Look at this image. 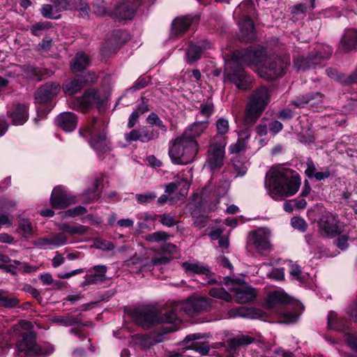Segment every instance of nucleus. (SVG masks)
<instances>
[{
    "mask_svg": "<svg viewBox=\"0 0 357 357\" xmlns=\"http://www.w3.org/2000/svg\"><path fill=\"white\" fill-rule=\"evenodd\" d=\"M36 338L34 332L24 333L22 339L17 344L16 355L21 357H47L54 352L53 345H38L36 342Z\"/></svg>",
    "mask_w": 357,
    "mask_h": 357,
    "instance_id": "nucleus-6",
    "label": "nucleus"
},
{
    "mask_svg": "<svg viewBox=\"0 0 357 357\" xmlns=\"http://www.w3.org/2000/svg\"><path fill=\"white\" fill-rule=\"evenodd\" d=\"M335 240L336 245L342 250H346L349 247L348 236L346 234H339Z\"/></svg>",
    "mask_w": 357,
    "mask_h": 357,
    "instance_id": "nucleus-64",
    "label": "nucleus"
},
{
    "mask_svg": "<svg viewBox=\"0 0 357 357\" xmlns=\"http://www.w3.org/2000/svg\"><path fill=\"white\" fill-rule=\"evenodd\" d=\"M291 225L294 228L302 232L306 231L307 227V224L305 220L301 218L294 217L291 220Z\"/></svg>",
    "mask_w": 357,
    "mask_h": 357,
    "instance_id": "nucleus-55",
    "label": "nucleus"
},
{
    "mask_svg": "<svg viewBox=\"0 0 357 357\" xmlns=\"http://www.w3.org/2000/svg\"><path fill=\"white\" fill-rule=\"evenodd\" d=\"M157 195L153 192H146L144 194H137L136 195V199L140 204H146L151 203L155 199Z\"/></svg>",
    "mask_w": 357,
    "mask_h": 357,
    "instance_id": "nucleus-52",
    "label": "nucleus"
},
{
    "mask_svg": "<svg viewBox=\"0 0 357 357\" xmlns=\"http://www.w3.org/2000/svg\"><path fill=\"white\" fill-rule=\"evenodd\" d=\"M33 245L40 249L54 248L52 238H39L33 241Z\"/></svg>",
    "mask_w": 357,
    "mask_h": 357,
    "instance_id": "nucleus-53",
    "label": "nucleus"
},
{
    "mask_svg": "<svg viewBox=\"0 0 357 357\" xmlns=\"http://www.w3.org/2000/svg\"><path fill=\"white\" fill-rule=\"evenodd\" d=\"M236 300L238 303L253 301L257 297L256 290L248 285H239L235 288Z\"/></svg>",
    "mask_w": 357,
    "mask_h": 357,
    "instance_id": "nucleus-25",
    "label": "nucleus"
},
{
    "mask_svg": "<svg viewBox=\"0 0 357 357\" xmlns=\"http://www.w3.org/2000/svg\"><path fill=\"white\" fill-rule=\"evenodd\" d=\"M332 52L333 50L329 46H321L314 52L310 53L308 56L313 66L321 63L323 60L329 59Z\"/></svg>",
    "mask_w": 357,
    "mask_h": 357,
    "instance_id": "nucleus-34",
    "label": "nucleus"
},
{
    "mask_svg": "<svg viewBox=\"0 0 357 357\" xmlns=\"http://www.w3.org/2000/svg\"><path fill=\"white\" fill-rule=\"evenodd\" d=\"M20 301L15 296H8L7 292L0 289V306L13 308L17 306Z\"/></svg>",
    "mask_w": 357,
    "mask_h": 357,
    "instance_id": "nucleus-40",
    "label": "nucleus"
},
{
    "mask_svg": "<svg viewBox=\"0 0 357 357\" xmlns=\"http://www.w3.org/2000/svg\"><path fill=\"white\" fill-rule=\"evenodd\" d=\"M61 91V86L58 82H49L42 85L35 93L36 103L46 104Z\"/></svg>",
    "mask_w": 357,
    "mask_h": 357,
    "instance_id": "nucleus-14",
    "label": "nucleus"
},
{
    "mask_svg": "<svg viewBox=\"0 0 357 357\" xmlns=\"http://www.w3.org/2000/svg\"><path fill=\"white\" fill-rule=\"evenodd\" d=\"M226 140L225 137L215 135L213 143L207 151L205 165L211 171L220 170L224 165Z\"/></svg>",
    "mask_w": 357,
    "mask_h": 357,
    "instance_id": "nucleus-9",
    "label": "nucleus"
},
{
    "mask_svg": "<svg viewBox=\"0 0 357 357\" xmlns=\"http://www.w3.org/2000/svg\"><path fill=\"white\" fill-rule=\"evenodd\" d=\"M271 236V231L266 227H260L250 231L246 243L247 251L252 256L266 255L273 250Z\"/></svg>",
    "mask_w": 357,
    "mask_h": 357,
    "instance_id": "nucleus-7",
    "label": "nucleus"
},
{
    "mask_svg": "<svg viewBox=\"0 0 357 357\" xmlns=\"http://www.w3.org/2000/svg\"><path fill=\"white\" fill-rule=\"evenodd\" d=\"M52 321L55 324H59V325L63 326H72L75 325H79L82 324V320L77 317H73L70 314H67L66 316H55L52 319Z\"/></svg>",
    "mask_w": 357,
    "mask_h": 357,
    "instance_id": "nucleus-38",
    "label": "nucleus"
},
{
    "mask_svg": "<svg viewBox=\"0 0 357 357\" xmlns=\"http://www.w3.org/2000/svg\"><path fill=\"white\" fill-rule=\"evenodd\" d=\"M256 38V31L252 20L244 15L239 22L238 38L246 43L252 42Z\"/></svg>",
    "mask_w": 357,
    "mask_h": 357,
    "instance_id": "nucleus-18",
    "label": "nucleus"
},
{
    "mask_svg": "<svg viewBox=\"0 0 357 357\" xmlns=\"http://www.w3.org/2000/svg\"><path fill=\"white\" fill-rule=\"evenodd\" d=\"M54 5L56 11L66 10L70 6V0H50Z\"/></svg>",
    "mask_w": 357,
    "mask_h": 357,
    "instance_id": "nucleus-61",
    "label": "nucleus"
},
{
    "mask_svg": "<svg viewBox=\"0 0 357 357\" xmlns=\"http://www.w3.org/2000/svg\"><path fill=\"white\" fill-rule=\"evenodd\" d=\"M252 50H261L264 54V58L260 64L255 66L261 77L267 79H274L278 77L283 76L285 74V68L288 65V61H284L280 57L266 58L265 50L263 47H250Z\"/></svg>",
    "mask_w": 357,
    "mask_h": 357,
    "instance_id": "nucleus-8",
    "label": "nucleus"
},
{
    "mask_svg": "<svg viewBox=\"0 0 357 357\" xmlns=\"http://www.w3.org/2000/svg\"><path fill=\"white\" fill-rule=\"evenodd\" d=\"M169 235L163 231H158L148 234L146 240L151 243H159L168 240Z\"/></svg>",
    "mask_w": 357,
    "mask_h": 357,
    "instance_id": "nucleus-48",
    "label": "nucleus"
},
{
    "mask_svg": "<svg viewBox=\"0 0 357 357\" xmlns=\"http://www.w3.org/2000/svg\"><path fill=\"white\" fill-rule=\"evenodd\" d=\"M56 121L59 126L66 132H71L74 130L77 123V116L74 113L70 112L60 114L58 116Z\"/></svg>",
    "mask_w": 357,
    "mask_h": 357,
    "instance_id": "nucleus-26",
    "label": "nucleus"
},
{
    "mask_svg": "<svg viewBox=\"0 0 357 357\" xmlns=\"http://www.w3.org/2000/svg\"><path fill=\"white\" fill-rule=\"evenodd\" d=\"M19 227L24 232V235L26 237L33 234V227L31 222L29 220H21L19 222Z\"/></svg>",
    "mask_w": 357,
    "mask_h": 357,
    "instance_id": "nucleus-56",
    "label": "nucleus"
},
{
    "mask_svg": "<svg viewBox=\"0 0 357 357\" xmlns=\"http://www.w3.org/2000/svg\"><path fill=\"white\" fill-rule=\"evenodd\" d=\"M87 212L85 207L82 206H77L73 208H70L65 212V216L75 217L79 215L84 214Z\"/></svg>",
    "mask_w": 357,
    "mask_h": 357,
    "instance_id": "nucleus-60",
    "label": "nucleus"
},
{
    "mask_svg": "<svg viewBox=\"0 0 357 357\" xmlns=\"http://www.w3.org/2000/svg\"><path fill=\"white\" fill-rule=\"evenodd\" d=\"M52 26L50 22H39L33 24L30 29L32 35L40 36L43 31L47 30Z\"/></svg>",
    "mask_w": 357,
    "mask_h": 357,
    "instance_id": "nucleus-47",
    "label": "nucleus"
},
{
    "mask_svg": "<svg viewBox=\"0 0 357 357\" xmlns=\"http://www.w3.org/2000/svg\"><path fill=\"white\" fill-rule=\"evenodd\" d=\"M208 125V121H196L185 129L182 136L187 140L197 141L195 138L199 137L204 132Z\"/></svg>",
    "mask_w": 357,
    "mask_h": 357,
    "instance_id": "nucleus-24",
    "label": "nucleus"
},
{
    "mask_svg": "<svg viewBox=\"0 0 357 357\" xmlns=\"http://www.w3.org/2000/svg\"><path fill=\"white\" fill-rule=\"evenodd\" d=\"M159 137V132L151 126H142L137 128L131 130L125 134L124 139L128 142L139 141L142 143H147L153 141Z\"/></svg>",
    "mask_w": 357,
    "mask_h": 357,
    "instance_id": "nucleus-13",
    "label": "nucleus"
},
{
    "mask_svg": "<svg viewBox=\"0 0 357 357\" xmlns=\"http://www.w3.org/2000/svg\"><path fill=\"white\" fill-rule=\"evenodd\" d=\"M216 130L218 135H224L227 134L229 129V121L223 117L219 118L216 123Z\"/></svg>",
    "mask_w": 357,
    "mask_h": 357,
    "instance_id": "nucleus-49",
    "label": "nucleus"
},
{
    "mask_svg": "<svg viewBox=\"0 0 357 357\" xmlns=\"http://www.w3.org/2000/svg\"><path fill=\"white\" fill-rule=\"evenodd\" d=\"M350 323L345 318L338 317L337 314L331 311L328 315V328L337 331H343L349 328Z\"/></svg>",
    "mask_w": 357,
    "mask_h": 357,
    "instance_id": "nucleus-32",
    "label": "nucleus"
},
{
    "mask_svg": "<svg viewBox=\"0 0 357 357\" xmlns=\"http://www.w3.org/2000/svg\"><path fill=\"white\" fill-rule=\"evenodd\" d=\"M343 226L331 213L323 214L318 222V231L321 236L333 238L343 232Z\"/></svg>",
    "mask_w": 357,
    "mask_h": 357,
    "instance_id": "nucleus-10",
    "label": "nucleus"
},
{
    "mask_svg": "<svg viewBox=\"0 0 357 357\" xmlns=\"http://www.w3.org/2000/svg\"><path fill=\"white\" fill-rule=\"evenodd\" d=\"M75 4L83 17L89 16V6L87 0H75Z\"/></svg>",
    "mask_w": 357,
    "mask_h": 357,
    "instance_id": "nucleus-57",
    "label": "nucleus"
},
{
    "mask_svg": "<svg viewBox=\"0 0 357 357\" xmlns=\"http://www.w3.org/2000/svg\"><path fill=\"white\" fill-rule=\"evenodd\" d=\"M52 243L54 248L61 247L67 243V237L62 233L55 234L52 237Z\"/></svg>",
    "mask_w": 357,
    "mask_h": 357,
    "instance_id": "nucleus-59",
    "label": "nucleus"
},
{
    "mask_svg": "<svg viewBox=\"0 0 357 357\" xmlns=\"http://www.w3.org/2000/svg\"><path fill=\"white\" fill-rule=\"evenodd\" d=\"M324 99V95L319 92H308L301 94L291 101V105L296 107H305L309 105L311 107H317L321 105Z\"/></svg>",
    "mask_w": 357,
    "mask_h": 357,
    "instance_id": "nucleus-16",
    "label": "nucleus"
},
{
    "mask_svg": "<svg viewBox=\"0 0 357 357\" xmlns=\"http://www.w3.org/2000/svg\"><path fill=\"white\" fill-rule=\"evenodd\" d=\"M254 338L249 335H238L228 340L229 346L236 348L240 346H245L252 343Z\"/></svg>",
    "mask_w": 357,
    "mask_h": 357,
    "instance_id": "nucleus-45",
    "label": "nucleus"
},
{
    "mask_svg": "<svg viewBox=\"0 0 357 357\" xmlns=\"http://www.w3.org/2000/svg\"><path fill=\"white\" fill-rule=\"evenodd\" d=\"M290 297L283 291H275L268 296L266 305L268 309H273L279 305L290 303Z\"/></svg>",
    "mask_w": 357,
    "mask_h": 357,
    "instance_id": "nucleus-28",
    "label": "nucleus"
},
{
    "mask_svg": "<svg viewBox=\"0 0 357 357\" xmlns=\"http://www.w3.org/2000/svg\"><path fill=\"white\" fill-rule=\"evenodd\" d=\"M137 7V3L130 0H122L114 8L113 15L119 20H130L133 17Z\"/></svg>",
    "mask_w": 357,
    "mask_h": 357,
    "instance_id": "nucleus-19",
    "label": "nucleus"
},
{
    "mask_svg": "<svg viewBox=\"0 0 357 357\" xmlns=\"http://www.w3.org/2000/svg\"><path fill=\"white\" fill-rule=\"evenodd\" d=\"M102 132H105V123L102 119L93 118L89 124L79 130V133L83 136H89L91 137H96Z\"/></svg>",
    "mask_w": 357,
    "mask_h": 357,
    "instance_id": "nucleus-27",
    "label": "nucleus"
},
{
    "mask_svg": "<svg viewBox=\"0 0 357 357\" xmlns=\"http://www.w3.org/2000/svg\"><path fill=\"white\" fill-rule=\"evenodd\" d=\"M261 314V312L255 308H248L245 307H238L230 309L228 311V316L230 318L237 317L255 319Z\"/></svg>",
    "mask_w": 357,
    "mask_h": 357,
    "instance_id": "nucleus-31",
    "label": "nucleus"
},
{
    "mask_svg": "<svg viewBox=\"0 0 357 357\" xmlns=\"http://www.w3.org/2000/svg\"><path fill=\"white\" fill-rule=\"evenodd\" d=\"M192 23L189 17H182L175 19L172 22V34L178 36L186 31Z\"/></svg>",
    "mask_w": 357,
    "mask_h": 357,
    "instance_id": "nucleus-36",
    "label": "nucleus"
},
{
    "mask_svg": "<svg viewBox=\"0 0 357 357\" xmlns=\"http://www.w3.org/2000/svg\"><path fill=\"white\" fill-rule=\"evenodd\" d=\"M212 299L206 297L192 298L187 299L184 303H174L162 317L155 308L151 306H141L135 308L130 312V316L135 322L144 328L160 324L168 323L176 324L178 320V310H183L185 314L192 315L211 309Z\"/></svg>",
    "mask_w": 357,
    "mask_h": 357,
    "instance_id": "nucleus-1",
    "label": "nucleus"
},
{
    "mask_svg": "<svg viewBox=\"0 0 357 357\" xmlns=\"http://www.w3.org/2000/svg\"><path fill=\"white\" fill-rule=\"evenodd\" d=\"M29 106L26 104L17 103L7 112L8 116L11 119L13 124L23 125L29 119Z\"/></svg>",
    "mask_w": 357,
    "mask_h": 357,
    "instance_id": "nucleus-17",
    "label": "nucleus"
},
{
    "mask_svg": "<svg viewBox=\"0 0 357 357\" xmlns=\"http://www.w3.org/2000/svg\"><path fill=\"white\" fill-rule=\"evenodd\" d=\"M182 267L188 274H199L206 275L209 277L208 279V284H213L216 282L215 279L211 278V271L210 268L199 262H190L185 261L182 264Z\"/></svg>",
    "mask_w": 357,
    "mask_h": 357,
    "instance_id": "nucleus-22",
    "label": "nucleus"
},
{
    "mask_svg": "<svg viewBox=\"0 0 357 357\" xmlns=\"http://www.w3.org/2000/svg\"><path fill=\"white\" fill-rule=\"evenodd\" d=\"M50 202L54 208L61 209L75 203V197L70 196L66 191L59 186L54 188Z\"/></svg>",
    "mask_w": 357,
    "mask_h": 357,
    "instance_id": "nucleus-15",
    "label": "nucleus"
},
{
    "mask_svg": "<svg viewBox=\"0 0 357 357\" xmlns=\"http://www.w3.org/2000/svg\"><path fill=\"white\" fill-rule=\"evenodd\" d=\"M60 229L63 232L68 233L71 235L84 234L88 231V227L84 225H71L68 223H63L59 227Z\"/></svg>",
    "mask_w": 357,
    "mask_h": 357,
    "instance_id": "nucleus-43",
    "label": "nucleus"
},
{
    "mask_svg": "<svg viewBox=\"0 0 357 357\" xmlns=\"http://www.w3.org/2000/svg\"><path fill=\"white\" fill-rule=\"evenodd\" d=\"M91 65L89 56L84 52H77L71 60L70 66L73 73L80 72Z\"/></svg>",
    "mask_w": 357,
    "mask_h": 357,
    "instance_id": "nucleus-29",
    "label": "nucleus"
},
{
    "mask_svg": "<svg viewBox=\"0 0 357 357\" xmlns=\"http://www.w3.org/2000/svg\"><path fill=\"white\" fill-rule=\"evenodd\" d=\"M89 144L100 158L103 157L105 153L110 151V143L109 139L107 138L105 132H102L98 135L91 137L89 139Z\"/></svg>",
    "mask_w": 357,
    "mask_h": 357,
    "instance_id": "nucleus-21",
    "label": "nucleus"
},
{
    "mask_svg": "<svg viewBox=\"0 0 357 357\" xmlns=\"http://www.w3.org/2000/svg\"><path fill=\"white\" fill-rule=\"evenodd\" d=\"M271 94L267 87L261 86L255 89L246 105L244 123L248 127L254 125L270 102Z\"/></svg>",
    "mask_w": 357,
    "mask_h": 357,
    "instance_id": "nucleus-4",
    "label": "nucleus"
},
{
    "mask_svg": "<svg viewBox=\"0 0 357 357\" xmlns=\"http://www.w3.org/2000/svg\"><path fill=\"white\" fill-rule=\"evenodd\" d=\"M161 341V337H159V338L156 339L151 335H142L140 338V344L144 349H149Z\"/></svg>",
    "mask_w": 357,
    "mask_h": 357,
    "instance_id": "nucleus-51",
    "label": "nucleus"
},
{
    "mask_svg": "<svg viewBox=\"0 0 357 357\" xmlns=\"http://www.w3.org/2000/svg\"><path fill=\"white\" fill-rule=\"evenodd\" d=\"M233 167L237 176H243L247 172V167L245 164L241 162L239 160H234Z\"/></svg>",
    "mask_w": 357,
    "mask_h": 357,
    "instance_id": "nucleus-63",
    "label": "nucleus"
},
{
    "mask_svg": "<svg viewBox=\"0 0 357 357\" xmlns=\"http://www.w3.org/2000/svg\"><path fill=\"white\" fill-rule=\"evenodd\" d=\"M357 48V29L349 28L344 30L341 38L340 50L349 52Z\"/></svg>",
    "mask_w": 357,
    "mask_h": 357,
    "instance_id": "nucleus-20",
    "label": "nucleus"
},
{
    "mask_svg": "<svg viewBox=\"0 0 357 357\" xmlns=\"http://www.w3.org/2000/svg\"><path fill=\"white\" fill-rule=\"evenodd\" d=\"M94 246L98 249L105 251H110L114 248V245L111 241L101 238H95Z\"/></svg>",
    "mask_w": 357,
    "mask_h": 357,
    "instance_id": "nucleus-50",
    "label": "nucleus"
},
{
    "mask_svg": "<svg viewBox=\"0 0 357 357\" xmlns=\"http://www.w3.org/2000/svg\"><path fill=\"white\" fill-rule=\"evenodd\" d=\"M294 63L298 70H306L312 66L308 56L307 57L299 56L295 58Z\"/></svg>",
    "mask_w": 357,
    "mask_h": 357,
    "instance_id": "nucleus-54",
    "label": "nucleus"
},
{
    "mask_svg": "<svg viewBox=\"0 0 357 357\" xmlns=\"http://www.w3.org/2000/svg\"><path fill=\"white\" fill-rule=\"evenodd\" d=\"M102 100L98 90L95 89H86L81 96L76 97L70 102V107L75 110L86 112L87 109L98 106Z\"/></svg>",
    "mask_w": 357,
    "mask_h": 357,
    "instance_id": "nucleus-11",
    "label": "nucleus"
},
{
    "mask_svg": "<svg viewBox=\"0 0 357 357\" xmlns=\"http://www.w3.org/2000/svg\"><path fill=\"white\" fill-rule=\"evenodd\" d=\"M30 326V323L25 321H21L17 324L13 325L9 329V332L12 334V335H17L18 333L20 331L21 328L26 329L28 328V327Z\"/></svg>",
    "mask_w": 357,
    "mask_h": 357,
    "instance_id": "nucleus-62",
    "label": "nucleus"
},
{
    "mask_svg": "<svg viewBox=\"0 0 357 357\" xmlns=\"http://www.w3.org/2000/svg\"><path fill=\"white\" fill-rule=\"evenodd\" d=\"M97 81V76L93 72L84 75H76L66 79L62 86L65 94L73 96L80 91L85 84H93Z\"/></svg>",
    "mask_w": 357,
    "mask_h": 357,
    "instance_id": "nucleus-12",
    "label": "nucleus"
},
{
    "mask_svg": "<svg viewBox=\"0 0 357 357\" xmlns=\"http://www.w3.org/2000/svg\"><path fill=\"white\" fill-rule=\"evenodd\" d=\"M251 130L250 128H246L239 133V139L236 143L231 144L229 146V151L231 153H238L245 149V140L248 139L250 137Z\"/></svg>",
    "mask_w": 357,
    "mask_h": 357,
    "instance_id": "nucleus-37",
    "label": "nucleus"
},
{
    "mask_svg": "<svg viewBox=\"0 0 357 357\" xmlns=\"http://www.w3.org/2000/svg\"><path fill=\"white\" fill-rule=\"evenodd\" d=\"M214 112V105L211 100H207L201 103L199 112L197 116H201L204 119L203 121H208V119Z\"/></svg>",
    "mask_w": 357,
    "mask_h": 357,
    "instance_id": "nucleus-42",
    "label": "nucleus"
},
{
    "mask_svg": "<svg viewBox=\"0 0 357 357\" xmlns=\"http://www.w3.org/2000/svg\"><path fill=\"white\" fill-rule=\"evenodd\" d=\"M300 185L299 174L282 166H273L266 174L264 186L272 197L292 196Z\"/></svg>",
    "mask_w": 357,
    "mask_h": 357,
    "instance_id": "nucleus-3",
    "label": "nucleus"
},
{
    "mask_svg": "<svg viewBox=\"0 0 357 357\" xmlns=\"http://www.w3.org/2000/svg\"><path fill=\"white\" fill-rule=\"evenodd\" d=\"M60 11H56L54 5L52 4H44L40 10L41 15L47 19H59L60 15H57Z\"/></svg>",
    "mask_w": 357,
    "mask_h": 357,
    "instance_id": "nucleus-46",
    "label": "nucleus"
},
{
    "mask_svg": "<svg viewBox=\"0 0 357 357\" xmlns=\"http://www.w3.org/2000/svg\"><path fill=\"white\" fill-rule=\"evenodd\" d=\"M263 58L264 54L261 50H252L248 47L234 52L231 61L226 64L224 72L225 82L234 84L239 90L250 89L252 79L245 71L242 65H247L256 70L255 66L260 64Z\"/></svg>",
    "mask_w": 357,
    "mask_h": 357,
    "instance_id": "nucleus-2",
    "label": "nucleus"
},
{
    "mask_svg": "<svg viewBox=\"0 0 357 357\" xmlns=\"http://www.w3.org/2000/svg\"><path fill=\"white\" fill-rule=\"evenodd\" d=\"M92 269L95 271L94 273L88 275L91 279L93 284H97L99 282H102L106 279V273L107 268L104 265L94 266Z\"/></svg>",
    "mask_w": 357,
    "mask_h": 357,
    "instance_id": "nucleus-39",
    "label": "nucleus"
},
{
    "mask_svg": "<svg viewBox=\"0 0 357 357\" xmlns=\"http://www.w3.org/2000/svg\"><path fill=\"white\" fill-rule=\"evenodd\" d=\"M208 294L215 298L221 299L226 302H230L232 299L231 295L223 287H213L209 290Z\"/></svg>",
    "mask_w": 357,
    "mask_h": 357,
    "instance_id": "nucleus-44",
    "label": "nucleus"
},
{
    "mask_svg": "<svg viewBox=\"0 0 357 357\" xmlns=\"http://www.w3.org/2000/svg\"><path fill=\"white\" fill-rule=\"evenodd\" d=\"M25 73L29 78L40 81L51 76L53 72L47 68L28 66L25 70Z\"/></svg>",
    "mask_w": 357,
    "mask_h": 357,
    "instance_id": "nucleus-35",
    "label": "nucleus"
},
{
    "mask_svg": "<svg viewBox=\"0 0 357 357\" xmlns=\"http://www.w3.org/2000/svg\"><path fill=\"white\" fill-rule=\"evenodd\" d=\"M211 44L208 40L199 41L197 45H190L186 52L187 62L192 63L201 58L204 50L210 49Z\"/></svg>",
    "mask_w": 357,
    "mask_h": 357,
    "instance_id": "nucleus-23",
    "label": "nucleus"
},
{
    "mask_svg": "<svg viewBox=\"0 0 357 357\" xmlns=\"http://www.w3.org/2000/svg\"><path fill=\"white\" fill-rule=\"evenodd\" d=\"M129 34L124 30H115L112 33L111 43L119 47L129 40Z\"/></svg>",
    "mask_w": 357,
    "mask_h": 357,
    "instance_id": "nucleus-41",
    "label": "nucleus"
},
{
    "mask_svg": "<svg viewBox=\"0 0 357 357\" xmlns=\"http://www.w3.org/2000/svg\"><path fill=\"white\" fill-rule=\"evenodd\" d=\"M201 337H202L199 333L190 334L185 337L184 342L185 344H188L189 342H192L191 344L188 346L190 349L197 351L202 355H207L210 350L209 346L204 343L194 342Z\"/></svg>",
    "mask_w": 357,
    "mask_h": 357,
    "instance_id": "nucleus-33",
    "label": "nucleus"
},
{
    "mask_svg": "<svg viewBox=\"0 0 357 357\" xmlns=\"http://www.w3.org/2000/svg\"><path fill=\"white\" fill-rule=\"evenodd\" d=\"M17 265H19V272H22L24 273H32L37 271L38 267L36 266H32L27 262H22L19 261V262H15Z\"/></svg>",
    "mask_w": 357,
    "mask_h": 357,
    "instance_id": "nucleus-58",
    "label": "nucleus"
},
{
    "mask_svg": "<svg viewBox=\"0 0 357 357\" xmlns=\"http://www.w3.org/2000/svg\"><path fill=\"white\" fill-rule=\"evenodd\" d=\"M198 149L197 141L187 140L181 135L172 142L169 149V155L173 163L186 165L195 159Z\"/></svg>",
    "mask_w": 357,
    "mask_h": 357,
    "instance_id": "nucleus-5",
    "label": "nucleus"
},
{
    "mask_svg": "<svg viewBox=\"0 0 357 357\" xmlns=\"http://www.w3.org/2000/svg\"><path fill=\"white\" fill-rule=\"evenodd\" d=\"M305 174L309 178H314L317 181H321L331 176V172L327 168L323 172H317L315 165L311 158H307Z\"/></svg>",
    "mask_w": 357,
    "mask_h": 357,
    "instance_id": "nucleus-30",
    "label": "nucleus"
}]
</instances>
